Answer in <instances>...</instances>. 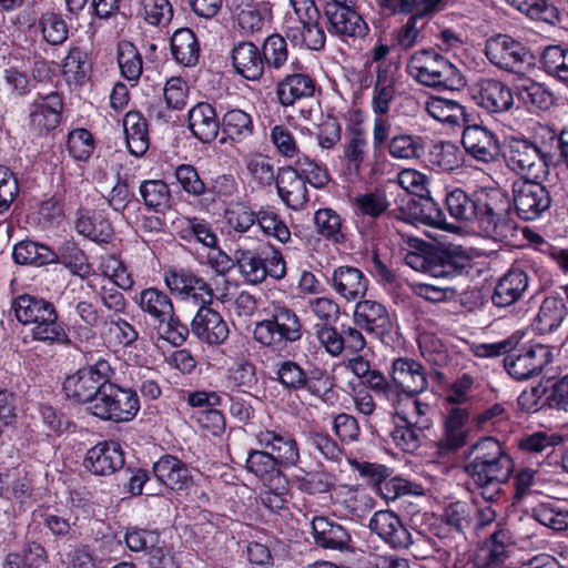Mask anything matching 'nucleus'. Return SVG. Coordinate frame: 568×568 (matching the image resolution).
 Wrapping results in <instances>:
<instances>
[{
	"instance_id": "1",
	"label": "nucleus",
	"mask_w": 568,
	"mask_h": 568,
	"mask_svg": "<svg viewBox=\"0 0 568 568\" xmlns=\"http://www.w3.org/2000/svg\"><path fill=\"white\" fill-rule=\"evenodd\" d=\"M474 223L480 234L497 243H508L516 233L513 202L500 189H483Z\"/></svg>"
},
{
	"instance_id": "2",
	"label": "nucleus",
	"mask_w": 568,
	"mask_h": 568,
	"mask_svg": "<svg viewBox=\"0 0 568 568\" xmlns=\"http://www.w3.org/2000/svg\"><path fill=\"white\" fill-rule=\"evenodd\" d=\"M17 320L22 324H34L32 336L37 341L69 345L71 339L59 321L55 306L41 297L21 295L14 301Z\"/></svg>"
},
{
	"instance_id": "3",
	"label": "nucleus",
	"mask_w": 568,
	"mask_h": 568,
	"mask_svg": "<svg viewBox=\"0 0 568 568\" xmlns=\"http://www.w3.org/2000/svg\"><path fill=\"white\" fill-rule=\"evenodd\" d=\"M407 71L426 87L454 90L465 85L460 71L434 49L416 51L408 60Z\"/></svg>"
},
{
	"instance_id": "4",
	"label": "nucleus",
	"mask_w": 568,
	"mask_h": 568,
	"mask_svg": "<svg viewBox=\"0 0 568 568\" xmlns=\"http://www.w3.org/2000/svg\"><path fill=\"white\" fill-rule=\"evenodd\" d=\"M302 322L291 307L273 303L268 310V317L255 324L254 339L266 347L286 346L302 337Z\"/></svg>"
},
{
	"instance_id": "5",
	"label": "nucleus",
	"mask_w": 568,
	"mask_h": 568,
	"mask_svg": "<svg viewBox=\"0 0 568 568\" xmlns=\"http://www.w3.org/2000/svg\"><path fill=\"white\" fill-rule=\"evenodd\" d=\"M88 409L102 420L124 423L135 417L140 409V400L135 390L121 387L108 379Z\"/></svg>"
},
{
	"instance_id": "6",
	"label": "nucleus",
	"mask_w": 568,
	"mask_h": 568,
	"mask_svg": "<svg viewBox=\"0 0 568 568\" xmlns=\"http://www.w3.org/2000/svg\"><path fill=\"white\" fill-rule=\"evenodd\" d=\"M539 180L528 178L513 183V209L525 222L539 220L551 209V191Z\"/></svg>"
},
{
	"instance_id": "7",
	"label": "nucleus",
	"mask_w": 568,
	"mask_h": 568,
	"mask_svg": "<svg viewBox=\"0 0 568 568\" xmlns=\"http://www.w3.org/2000/svg\"><path fill=\"white\" fill-rule=\"evenodd\" d=\"M503 156L508 169L521 179H542L547 175L545 161L540 160L537 142L523 135L508 136Z\"/></svg>"
},
{
	"instance_id": "8",
	"label": "nucleus",
	"mask_w": 568,
	"mask_h": 568,
	"mask_svg": "<svg viewBox=\"0 0 568 568\" xmlns=\"http://www.w3.org/2000/svg\"><path fill=\"white\" fill-rule=\"evenodd\" d=\"M112 373L108 361L98 359L95 364L67 376L62 385L63 392L68 398L77 403H88L90 406Z\"/></svg>"
},
{
	"instance_id": "9",
	"label": "nucleus",
	"mask_w": 568,
	"mask_h": 568,
	"mask_svg": "<svg viewBox=\"0 0 568 568\" xmlns=\"http://www.w3.org/2000/svg\"><path fill=\"white\" fill-rule=\"evenodd\" d=\"M464 470L473 480L480 496L486 501L494 503L501 497V486L509 480L514 463L513 459L466 463Z\"/></svg>"
},
{
	"instance_id": "10",
	"label": "nucleus",
	"mask_w": 568,
	"mask_h": 568,
	"mask_svg": "<svg viewBox=\"0 0 568 568\" xmlns=\"http://www.w3.org/2000/svg\"><path fill=\"white\" fill-rule=\"evenodd\" d=\"M394 219L424 224L438 229H446V216L438 203L428 194L399 193L395 199Z\"/></svg>"
},
{
	"instance_id": "11",
	"label": "nucleus",
	"mask_w": 568,
	"mask_h": 568,
	"mask_svg": "<svg viewBox=\"0 0 568 568\" xmlns=\"http://www.w3.org/2000/svg\"><path fill=\"white\" fill-rule=\"evenodd\" d=\"M485 54L491 64L513 73L524 72L534 60L524 43L507 34L489 38L485 44Z\"/></svg>"
},
{
	"instance_id": "12",
	"label": "nucleus",
	"mask_w": 568,
	"mask_h": 568,
	"mask_svg": "<svg viewBox=\"0 0 568 568\" xmlns=\"http://www.w3.org/2000/svg\"><path fill=\"white\" fill-rule=\"evenodd\" d=\"M552 361L551 348L542 344L524 345L504 358L508 374L517 379H528L542 372Z\"/></svg>"
},
{
	"instance_id": "13",
	"label": "nucleus",
	"mask_w": 568,
	"mask_h": 568,
	"mask_svg": "<svg viewBox=\"0 0 568 568\" xmlns=\"http://www.w3.org/2000/svg\"><path fill=\"white\" fill-rule=\"evenodd\" d=\"M327 30L339 37L362 38L367 26L363 18L349 6L338 0H328L323 8Z\"/></svg>"
},
{
	"instance_id": "14",
	"label": "nucleus",
	"mask_w": 568,
	"mask_h": 568,
	"mask_svg": "<svg viewBox=\"0 0 568 568\" xmlns=\"http://www.w3.org/2000/svg\"><path fill=\"white\" fill-rule=\"evenodd\" d=\"M62 95L52 91L47 94H38L30 105V130L38 135H45L57 129L62 119Z\"/></svg>"
},
{
	"instance_id": "15",
	"label": "nucleus",
	"mask_w": 568,
	"mask_h": 568,
	"mask_svg": "<svg viewBox=\"0 0 568 568\" xmlns=\"http://www.w3.org/2000/svg\"><path fill=\"white\" fill-rule=\"evenodd\" d=\"M390 377L399 402L402 395L413 398L428 387L424 366L413 358H396L392 364Z\"/></svg>"
},
{
	"instance_id": "16",
	"label": "nucleus",
	"mask_w": 568,
	"mask_h": 568,
	"mask_svg": "<svg viewBox=\"0 0 568 568\" xmlns=\"http://www.w3.org/2000/svg\"><path fill=\"white\" fill-rule=\"evenodd\" d=\"M201 305L191 322V333L202 343L221 345L229 337V326L222 315L201 298Z\"/></svg>"
},
{
	"instance_id": "17",
	"label": "nucleus",
	"mask_w": 568,
	"mask_h": 568,
	"mask_svg": "<svg viewBox=\"0 0 568 568\" xmlns=\"http://www.w3.org/2000/svg\"><path fill=\"white\" fill-rule=\"evenodd\" d=\"M84 467L95 476H110L124 466V453L114 440H104L90 448L83 460Z\"/></svg>"
},
{
	"instance_id": "18",
	"label": "nucleus",
	"mask_w": 568,
	"mask_h": 568,
	"mask_svg": "<svg viewBox=\"0 0 568 568\" xmlns=\"http://www.w3.org/2000/svg\"><path fill=\"white\" fill-rule=\"evenodd\" d=\"M476 103L489 113H503L514 105L511 89L497 79H481L473 88Z\"/></svg>"
},
{
	"instance_id": "19",
	"label": "nucleus",
	"mask_w": 568,
	"mask_h": 568,
	"mask_svg": "<svg viewBox=\"0 0 568 568\" xmlns=\"http://www.w3.org/2000/svg\"><path fill=\"white\" fill-rule=\"evenodd\" d=\"M462 144L467 154L484 163L494 162L500 152L496 135L478 124L464 129Z\"/></svg>"
},
{
	"instance_id": "20",
	"label": "nucleus",
	"mask_w": 568,
	"mask_h": 568,
	"mask_svg": "<svg viewBox=\"0 0 568 568\" xmlns=\"http://www.w3.org/2000/svg\"><path fill=\"white\" fill-rule=\"evenodd\" d=\"M369 528L395 549L408 548L413 542L410 532L394 511H376L369 520Z\"/></svg>"
},
{
	"instance_id": "21",
	"label": "nucleus",
	"mask_w": 568,
	"mask_h": 568,
	"mask_svg": "<svg viewBox=\"0 0 568 568\" xmlns=\"http://www.w3.org/2000/svg\"><path fill=\"white\" fill-rule=\"evenodd\" d=\"M469 419V413L465 408H452L444 422V434L437 442V453L445 457L457 452L467 443L468 430L466 424Z\"/></svg>"
},
{
	"instance_id": "22",
	"label": "nucleus",
	"mask_w": 568,
	"mask_h": 568,
	"mask_svg": "<svg viewBox=\"0 0 568 568\" xmlns=\"http://www.w3.org/2000/svg\"><path fill=\"white\" fill-rule=\"evenodd\" d=\"M257 443L268 449L281 466H295L300 459L296 440L287 432L265 429L256 435Z\"/></svg>"
},
{
	"instance_id": "23",
	"label": "nucleus",
	"mask_w": 568,
	"mask_h": 568,
	"mask_svg": "<svg viewBox=\"0 0 568 568\" xmlns=\"http://www.w3.org/2000/svg\"><path fill=\"white\" fill-rule=\"evenodd\" d=\"M153 475L161 486L171 490H187L193 485V478L186 465L171 455H164L154 463Z\"/></svg>"
},
{
	"instance_id": "24",
	"label": "nucleus",
	"mask_w": 568,
	"mask_h": 568,
	"mask_svg": "<svg viewBox=\"0 0 568 568\" xmlns=\"http://www.w3.org/2000/svg\"><path fill=\"white\" fill-rule=\"evenodd\" d=\"M354 321L359 328L377 337L384 336L392 328V321L386 307L372 300L357 302Z\"/></svg>"
},
{
	"instance_id": "25",
	"label": "nucleus",
	"mask_w": 568,
	"mask_h": 568,
	"mask_svg": "<svg viewBox=\"0 0 568 568\" xmlns=\"http://www.w3.org/2000/svg\"><path fill=\"white\" fill-rule=\"evenodd\" d=\"M314 542L323 549L348 550L351 534L339 523L327 517L317 516L312 521Z\"/></svg>"
},
{
	"instance_id": "26",
	"label": "nucleus",
	"mask_w": 568,
	"mask_h": 568,
	"mask_svg": "<svg viewBox=\"0 0 568 568\" xmlns=\"http://www.w3.org/2000/svg\"><path fill=\"white\" fill-rule=\"evenodd\" d=\"M235 72L248 81H258L264 74L265 63L262 52L251 41H241L231 52Z\"/></svg>"
},
{
	"instance_id": "27",
	"label": "nucleus",
	"mask_w": 568,
	"mask_h": 568,
	"mask_svg": "<svg viewBox=\"0 0 568 568\" xmlns=\"http://www.w3.org/2000/svg\"><path fill=\"white\" fill-rule=\"evenodd\" d=\"M164 282L172 293L186 296L192 294L197 300L196 292H199L200 300L213 301V288L210 284L190 271L183 268L169 270L164 273Z\"/></svg>"
},
{
	"instance_id": "28",
	"label": "nucleus",
	"mask_w": 568,
	"mask_h": 568,
	"mask_svg": "<svg viewBox=\"0 0 568 568\" xmlns=\"http://www.w3.org/2000/svg\"><path fill=\"white\" fill-rule=\"evenodd\" d=\"M276 189L281 200L291 209H301L308 201L307 187L294 166L277 170Z\"/></svg>"
},
{
	"instance_id": "29",
	"label": "nucleus",
	"mask_w": 568,
	"mask_h": 568,
	"mask_svg": "<svg viewBox=\"0 0 568 568\" xmlns=\"http://www.w3.org/2000/svg\"><path fill=\"white\" fill-rule=\"evenodd\" d=\"M528 287V275L519 267H511L495 286L491 301L498 307L519 301Z\"/></svg>"
},
{
	"instance_id": "30",
	"label": "nucleus",
	"mask_w": 568,
	"mask_h": 568,
	"mask_svg": "<svg viewBox=\"0 0 568 568\" xmlns=\"http://www.w3.org/2000/svg\"><path fill=\"white\" fill-rule=\"evenodd\" d=\"M331 284L335 292L346 301H355L364 296L368 288V281L363 272L348 265L333 271Z\"/></svg>"
},
{
	"instance_id": "31",
	"label": "nucleus",
	"mask_w": 568,
	"mask_h": 568,
	"mask_svg": "<svg viewBox=\"0 0 568 568\" xmlns=\"http://www.w3.org/2000/svg\"><path fill=\"white\" fill-rule=\"evenodd\" d=\"M189 129L203 143L214 141L219 134L220 121L215 109L206 102H199L187 115Z\"/></svg>"
},
{
	"instance_id": "32",
	"label": "nucleus",
	"mask_w": 568,
	"mask_h": 568,
	"mask_svg": "<svg viewBox=\"0 0 568 568\" xmlns=\"http://www.w3.org/2000/svg\"><path fill=\"white\" fill-rule=\"evenodd\" d=\"M230 9L243 30L260 31L265 21L271 19L272 10L268 2L254 0H232Z\"/></svg>"
},
{
	"instance_id": "33",
	"label": "nucleus",
	"mask_w": 568,
	"mask_h": 568,
	"mask_svg": "<svg viewBox=\"0 0 568 568\" xmlns=\"http://www.w3.org/2000/svg\"><path fill=\"white\" fill-rule=\"evenodd\" d=\"M314 92L315 81L305 73L287 74L276 87V95L283 106H291L296 101L311 98Z\"/></svg>"
},
{
	"instance_id": "34",
	"label": "nucleus",
	"mask_w": 568,
	"mask_h": 568,
	"mask_svg": "<svg viewBox=\"0 0 568 568\" xmlns=\"http://www.w3.org/2000/svg\"><path fill=\"white\" fill-rule=\"evenodd\" d=\"M123 129L129 152L142 156L150 146L146 120L140 112L130 111L124 115Z\"/></svg>"
},
{
	"instance_id": "35",
	"label": "nucleus",
	"mask_w": 568,
	"mask_h": 568,
	"mask_svg": "<svg viewBox=\"0 0 568 568\" xmlns=\"http://www.w3.org/2000/svg\"><path fill=\"white\" fill-rule=\"evenodd\" d=\"M430 262V275L443 278L460 276L469 265L466 255L448 250L432 251Z\"/></svg>"
},
{
	"instance_id": "36",
	"label": "nucleus",
	"mask_w": 568,
	"mask_h": 568,
	"mask_svg": "<svg viewBox=\"0 0 568 568\" xmlns=\"http://www.w3.org/2000/svg\"><path fill=\"white\" fill-rule=\"evenodd\" d=\"M134 301L152 324L174 308L172 298L158 287L142 290Z\"/></svg>"
},
{
	"instance_id": "37",
	"label": "nucleus",
	"mask_w": 568,
	"mask_h": 568,
	"mask_svg": "<svg viewBox=\"0 0 568 568\" xmlns=\"http://www.w3.org/2000/svg\"><path fill=\"white\" fill-rule=\"evenodd\" d=\"M483 189L466 193L462 189H455L446 195V206L452 217L459 222H474L478 209V200Z\"/></svg>"
},
{
	"instance_id": "38",
	"label": "nucleus",
	"mask_w": 568,
	"mask_h": 568,
	"mask_svg": "<svg viewBox=\"0 0 568 568\" xmlns=\"http://www.w3.org/2000/svg\"><path fill=\"white\" fill-rule=\"evenodd\" d=\"M567 314L564 297L548 296L541 303L534 325L541 334L551 333L560 326Z\"/></svg>"
},
{
	"instance_id": "39",
	"label": "nucleus",
	"mask_w": 568,
	"mask_h": 568,
	"mask_svg": "<svg viewBox=\"0 0 568 568\" xmlns=\"http://www.w3.org/2000/svg\"><path fill=\"white\" fill-rule=\"evenodd\" d=\"M171 52L180 64L195 65L200 57V45L195 33L189 28L178 29L171 38Z\"/></svg>"
},
{
	"instance_id": "40",
	"label": "nucleus",
	"mask_w": 568,
	"mask_h": 568,
	"mask_svg": "<svg viewBox=\"0 0 568 568\" xmlns=\"http://www.w3.org/2000/svg\"><path fill=\"white\" fill-rule=\"evenodd\" d=\"M77 231L98 243H109L113 236L110 221L99 212L81 213L75 222Z\"/></svg>"
},
{
	"instance_id": "41",
	"label": "nucleus",
	"mask_w": 568,
	"mask_h": 568,
	"mask_svg": "<svg viewBox=\"0 0 568 568\" xmlns=\"http://www.w3.org/2000/svg\"><path fill=\"white\" fill-rule=\"evenodd\" d=\"M264 260L263 248L235 251L239 271L251 284H260L266 278L267 271Z\"/></svg>"
},
{
	"instance_id": "42",
	"label": "nucleus",
	"mask_w": 568,
	"mask_h": 568,
	"mask_svg": "<svg viewBox=\"0 0 568 568\" xmlns=\"http://www.w3.org/2000/svg\"><path fill=\"white\" fill-rule=\"evenodd\" d=\"M354 205L363 216H368L373 220H377L382 216L394 219L395 209H390V202L388 201L385 191L376 189L374 191L358 194L354 199Z\"/></svg>"
},
{
	"instance_id": "43",
	"label": "nucleus",
	"mask_w": 568,
	"mask_h": 568,
	"mask_svg": "<svg viewBox=\"0 0 568 568\" xmlns=\"http://www.w3.org/2000/svg\"><path fill=\"white\" fill-rule=\"evenodd\" d=\"M12 256L16 263L22 265L42 266L59 261V255L54 251L32 241H22L16 244Z\"/></svg>"
},
{
	"instance_id": "44",
	"label": "nucleus",
	"mask_w": 568,
	"mask_h": 568,
	"mask_svg": "<svg viewBox=\"0 0 568 568\" xmlns=\"http://www.w3.org/2000/svg\"><path fill=\"white\" fill-rule=\"evenodd\" d=\"M153 327L160 339H163L175 347L182 346L191 333V328H189L186 324L182 323L180 317L176 315L175 308L165 314L164 317L155 321L153 323Z\"/></svg>"
},
{
	"instance_id": "45",
	"label": "nucleus",
	"mask_w": 568,
	"mask_h": 568,
	"mask_svg": "<svg viewBox=\"0 0 568 568\" xmlns=\"http://www.w3.org/2000/svg\"><path fill=\"white\" fill-rule=\"evenodd\" d=\"M139 193L143 204L156 213L171 207V191L162 180H145L140 184Z\"/></svg>"
},
{
	"instance_id": "46",
	"label": "nucleus",
	"mask_w": 568,
	"mask_h": 568,
	"mask_svg": "<svg viewBox=\"0 0 568 568\" xmlns=\"http://www.w3.org/2000/svg\"><path fill=\"white\" fill-rule=\"evenodd\" d=\"M344 160L346 170L358 176L362 170V164L367 155V141L365 134L359 129H353L346 136L344 144Z\"/></svg>"
},
{
	"instance_id": "47",
	"label": "nucleus",
	"mask_w": 568,
	"mask_h": 568,
	"mask_svg": "<svg viewBox=\"0 0 568 568\" xmlns=\"http://www.w3.org/2000/svg\"><path fill=\"white\" fill-rule=\"evenodd\" d=\"M178 234L185 242L195 241L210 248H215L217 244L216 234L210 224L196 216L185 217L180 224Z\"/></svg>"
},
{
	"instance_id": "48",
	"label": "nucleus",
	"mask_w": 568,
	"mask_h": 568,
	"mask_svg": "<svg viewBox=\"0 0 568 568\" xmlns=\"http://www.w3.org/2000/svg\"><path fill=\"white\" fill-rule=\"evenodd\" d=\"M334 475L324 470L300 469L294 476L293 483L300 491L317 495L328 493L334 487Z\"/></svg>"
},
{
	"instance_id": "49",
	"label": "nucleus",
	"mask_w": 568,
	"mask_h": 568,
	"mask_svg": "<svg viewBox=\"0 0 568 568\" xmlns=\"http://www.w3.org/2000/svg\"><path fill=\"white\" fill-rule=\"evenodd\" d=\"M91 63L88 54L79 47L70 48L63 62V74L68 82L82 85L89 79Z\"/></svg>"
},
{
	"instance_id": "50",
	"label": "nucleus",
	"mask_w": 568,
	"mask_h": 568,
	"mask_svg": "<svg viewBox=\"0 0 568 568\" xmlns=\"http://www.w3.org/2000/svg\"><path fill=\"white\" fill-rule=\"evenodd\" d=\"M428 114L440 122L459 124L466 119V110L458 102L440 97H432L426 102Z\"/></svg>"
},
{
	"instance_id": "51",
	"label": "nucleus",
	"mask_w": 568,
	"mask_h": 568,
	"mask_svg": "<svg viewBox=\"0 0 568 568\" xmlns=\"http://www.w3.org/2000/svg\"><path fill=\"white\" fill-rule=\"evenodd\" d=\"M541 65L548 75L556 78L568 87V49L549 45L541 54Z\"/></svg>"
},
{
	"instance_id": "52",
	"label": "nucleus",
	"mask_w": 568,
	"mask_h": 568,
	"mask_svg": "<svg viewBox=\"0 0 568 568\" xmlns=\"http://www.w3.org/2000/svg\"><path fill=\"white\" fill-rule=\"evenodd\" d=\"M513 8L534 20L555 24L559 21L557 8L547 0H506Z\"/></svg>"
},
{
	"instance_id": "53",
	"label": "nucleus",
	"mask_w": 568,
	"mask_h": 568,
	"mask_svg": "<svg viewBox=\"0 0 568 568\" xmlns=\"http://www.w3.org/2000/svg\"><path fill=\"white\" fill-rule=\"evenodd\" d=\"M222 129L231 140L241 142L252 135L253 121L248 113L240 109H233L224 114Z\"/></svg>"
},
{
	"instance_id": "54",
	"label": "nucleus",
	"mask_w": 568,
	"mask_h": 568,
	"mask_svg": "<svg viewBox=\"0 0 568 568\" xmlns=\"http://www.w3.org/2000/svg\"><path fill=\"white\" fill-rule=\"evenodd\" d=\"M428 161L433 166L443 171H453L462 161L458 146L450 141L435 142L428 153Z\"/></svg>"
},
{
	"instance_id": "55",
	"label": "nucleus",
	"mask_w": 568,
	"mask_h": 568,
	"mask_svg": "<svg viewBox=\"0 0 568 568\" xmlns=\"http://www.w3.org/2000/svg\"><path fill=\"white\" fill-rule=\"evenodd\" d=\"M43 39L50 45H61L69 37V27L60 13L48 11L39 19Z\"/></svg>"
},
{
	"instance_id": "56",
	"label": "nucleus",
	"mask_w": 568,
	"mask_h": 568,
	"mask_svg": "<svg viewBox=\"0 0 568 568\" xmlns=\"http://www.w3.org/2000/svg\"><path fill=\"white\" fill-rule=\"evenodd\" d=\"M466 458V463L511 459V457L503 449L500 443L493 437H483L471 445Z\"/></svg>"
},
{
	"instance_id": "57",
	"label": "nucleus",
	"mask_w": 568,
	"mask_h": 568,
	"mask_svg": "<svg viewBox=\"0 0 568 568\" xmlns=\"http://www.w3.org/2000/svg\"><path fill=\"white\" fill-rule=\"evenodd\" d=\"M280 463L265 450H251L247 455L245 467L248 471L262 480H273L280 476Z\"/></svg>"
},
{
	"instance_id": "58",
	"label": "nucleus",
	"mask_w": 568,
	"mask_h": 568,
	"mask_svg": "<svg viewBox=\"0 0 568 568\" xmlns=\"http://www.w3.org/2000/svg\"><path fill=\"white\" fill-rule=\"evenodd\" d=\"M306 371L295 361L285 359L276 364L275 379L287 390L297 392L306 385Z\"/></svg>"
},
{
	"instance_id": "59",
	"label": "nucleus",
	"mask_w": 568,
	"mask_h": 568,
	"mask_svg": "<svg viewBox=\"0 0 568 568\" xmlns=\"http://www.w3.org/2000/svg\"><path fill=\"white\" fill-rule=\"evenodd\" d=\"M564 129L559 134L548 129L540 135V142H537L538 153L540 160L545 161L547 174L549 164L555 160L564 163Z\"/></svg>"
},
{
	"instance_id": "60",
	"label": "nucleus",
	"mask_w": 568,
	"mask_h": 568,
	"mask_svg": "<svg viewBox=\"0 0 568 568\" xmlns=\"http://www.w3.org/2000/svg\"><path fill=\"white\" fill-rule=\"evenodd\" d=\"M314 222L318 234L334 243L344 242L342 233V219L332 209H321L314 215Z\"/></svg>"
},
{
	"instance_id": "61",
	"label": "nucleus",
	"mask_w": 568,
	"mask_h": 568,
	"mask_svg": "<svg viewBox=\"0 0 568 568\" xmlns=\"http://www.w3.org/2000/svg\"><path fill=\"white\" fill-rule=\"evenodd\" d=\"M261 52L264 63L270 68L278 70L288 58L285 38L278 33L268 36L263 42Z\"/></svg>"
},
{
	"instance_id": "62",
	"label": "nucleus",
	"mask_w": 568,
	"mask_h": 568,
	"mask_svg": "<svg viewBox=\"0 0 568 568\" xmlns=\"http://www.w3.org/2000/svg\"><path fill=\"white\" fill-rule=\"evenodd\" d=\"M517 98L526 105L548 109L552 104V94L540 83L532 80L517 87Z\"/></svg>"
},
{
	"instance_id": "63",
	"label": "nucleus",
	"mask_w": 568,
	"mask_h": 568,
	"mask_svg": "<svg viewBox=\"0 0 568 568\" xmlns=\"http://www.w3.org/2000/svg\"><path fill=\"white\" fill-rule=\"evenodd\" d=\"M140 16L151 26H166L173 16L168 0H140Z\"/></svg>"
},
{
	"instance_id": "64",
	"label": "nucleus",
	"mask_w": 568,
	"mask_h": 568,
	"mask_svg": "<svg viewBox=\"0 0 568 568\" xmlns=\"http://www.w3.org/2000/svg\"><path fill=\"white\" fill-rule=\"evenodd\" d=\"M389 154L395 159H417L423 153V141L419 136L408 134L395 135L388 145Z\"/></svg>"
}]
</instances>
